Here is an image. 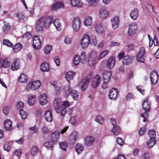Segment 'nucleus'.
<instances>
[{
  "label": "nucleus",
  "mask_w": 159,
  "mask_h": 159,
  "mask_svg": "<svg viewBox=\"0 0 159 159\" xmlns=\"http://www.w3.org/2000/svg\"><path fill=\"white\" fill-rule=\"evenodd\" d=\"M54 109L56 112L57 113H61V115L63 116L66 111V107H63L61 109L62 106V102L60 99L56 98L54 102Z\"/></svg>",
  "instance_id": "nucleus-1"
},
{
  "label": "nucleus",
  "mask_w": 159,
  "mask_h": 159,
  "mask_svg": "<svg viewBox=\"0 0 159 159\" xmlns=\"http://www.w3.org/2000/svg\"><path fill=\"white\" fill-rule=\"evenodd\" d=\"M68 128L69 127L68 126H66L65 128L63 129L60 132L58 130H56L52 132L51 137V140L54 142H57L59 138L60 134L65 133Z\"/></svg>",
  "instance_id": "nucleus-2"
},
{
  "label": "nucleus",
  "mask_w": 159,
  "mask_h": 159,
  "mask_svg": "<svg viewBox=\"0 0 159 159\" xmlns=\"http://www.w3.org/2000/svg\"><path fill=\"white\" fill-rule=\"evenodd\" d=\"M65 91L66 93L70 94L75 100L78 99V92L75 90H71L69 85H66L65 87Z\"/></svg>",
  "instance_id": "nucleus-3"
},
{
  "label": "nucleus",
  "mask_w": 159,
  "mask_h": 159,
  "mask_svg": "<svg viewBox=\"0 0 159 159\" xmlns=\"http://www.w3.org/2000/svg\"><path fill=\"white\" fill-rule=\"evenodd\" d=\"M145 53V49L144 47H141L137 55V59L138 61L143 63L144 59L143 58V56Z\"/></svg>",
  "instance_id": "nucleus-4"
},
{
  "label": "nucleus",
  "mask_w": 159,
  "mask_h": 159,
  "mask_svg": "<svg viewBox=\"0 0 159 159\" xmlns=\"http://www.w3.org/2000/svg\"><path fill=\"white\" fill-rule=\"evenodd\" d=\"M80 44L83 48H86L89 43V38L88 35L85 34L80 40Z\"/></svg>",
  "instance_id": "nucleus-5"
},
{
  "label": "nucleus",
  "mask_w": 159,
  "mask_h": 159,
  "mask_svg": "<svg viewBox=\"0 0 159 159\" xmlns=\"http://www.w3.org/2000/svg\"><path fill=\"white\" fill-rule=\"evenodd\" d=\"M33 46L35 49H39L40 48L41 41L38 36H35L33 39Z\"/></svg>",
  "instance_id": "nucleus-6"
},
{
  "label": "nucleus",
  "mask_w": 159,
  "mask_h": 159,
  "mask_svg": "<svg viewBox=\"0 0 159 159\" xmlns=\"http://www.w3.org/2000/svg\"><path fill=\"white\" fill-rule=\"evenodd\" d=\"M150 77L151 83L153 85L157 84L158 79V75L156 70L152 72L150 74Z\"/></svg>",
  "instance_id": "nucleus-7"
},
{
  "label": "nucleus",
  "mask_w": 159,
  "mask_h": 159,
  "mask_svg": "<svg viewBox=\"0 0 159 159\" xmlns=\"http://www.w3.org/2000/svg\"><path fill=\"white\" fill-rule=\"evenodd\" d=\"M101 81L100 76L98 75H96L93 78L92 82L91 85L93 88H96L100 84Z\"/></svg>",
  "instance_id": "nucleus-8"
},
{
  "label": "nucleus",
  "mask_w": 159,
  "mask_h": 159,
  "mask_svg": "<svg viewBox=\"0 0 159 159\" xmlns=\"http://www.w3.org/2000/svg\"><path fill=\"white\" fill-rule=\"evenodd\" d=\"M81 22L79 18L76 17L74 18L72 23V27L75 31H78L80 28Z\"/></svg>",
  "instance_id": "nucleus-9"
},
{
  "label": "nucleus",
  "mask_w": 159,
  "mask_h": 159,
  "mask_svg": "<svg viewBox=\"0 0 159 159\" xmlns=\"http://www.w3.org/2000/svg\"><path fill=\"white\" fill-rule=\"evenodd\" d=\"M137 29V27L136 24L134 23L131 24L129 26L128 31V35L130 37L133 36L135 34Z\"/></svg>",
  "instance_id": "nucleus-10"
},
{
  "label": "nucleus",
  "mask_w": 159,
  "mask_h": 159,
  "mask_svg": "<svg viewBox=\"0 0 159 159\" xmlns=\"http://www.w3.org/2000/svg\"><path fill=\"white\" fill-rule=\"evenodd\" d=\"M90 78L86 77L82 80L80 83V89L82 91L85 90L89 84Z\"/></svg>",
  "instance_id": "nucleus-11"
},
{
  "label": "nucleus",
  "mask_w": 159,
  "mask_h": 159,
  "mask_svg": "<svg viewBox=\"0 0 159 159\" xmlns=\"http://www.w3.org/2000/svg\"><path fill=\"white\" fill-rule=\"evenodd\" d=\"M118 94V92L117 89L112 88L110 90L109 93V98L111 100H115Z\"/></svg>",
  "instance_id": "nucleus-12"
},
{
  "label": "nucleus",
  "mask_w": 159,
  "mask_h": 159,
  "mask_svg": "<svg viewBox=\"0 0 159 159\" xmlns=\"http://www.w3.org/2000/svg\"><path fill=\"white\" fill-rule=\"evenodd\" d=\"M151 102L148 100V98L145 99L143 103L142 107L143 109L145 111H149L150 109Z\"/></svg>",
  "instance_id": "nucleus-13"
},
{
  "label": "nucleus",
  "mask_w": 159,
  "mask_h": 159,
  "mask_svg": "<svg viewBox=\"0 0 159 159\" xmlns=\"http://www.w3.org/2000/svg\"><path fill=\"white\" fill-rule=\"evenodd\" d=\"M47 98V96L45 93H44L40 95L39 97V101L41 105H44L48 103Z\"/></svg>",
  "instance_id": "nucleus-14"
},
{
  "label": "nucleus",
  "mask_w": 159,
  "mask_h": 159,
  "mask_svg": "<svg viewBox=\"0 0 159 159\" xmlns=\"http://www.w3.org/2000/svg\"><path fill=\"white\" fill-rule=\"evenodd\" d=\"M43 17L44 18V21H43V25L46 28H48L53 21V19L51 16H49L45 19L44 17Z\"/></svg>",
  "instance_id": "nucleus-15"
},
{
  "label": "nucleus",
  "mask_w": 159,
  "mask_h": 159,
  "mask_svg": "<svg viewBox=\"0 0 159 159\" xmlns=\"http://www.w3.org/2000/svg\"><path fill=\"white\" fill-rule=\"evenodd\" d=\"M115 61V58L113 56L111 57L108 60L107 63V67L109 69L113 68Z\"/></svg>",
  "instance_id": "nucleus-16"
},
{
  "label": "nucleus",
  "mask_w": 159,
  "mask_h": 159,
  "mask_svg": "<svg viewBox=\"0 0 159 159\" xmlns=\"http://www.w3.org/2000/svg\"><path fill=\"white\" fill-rule=\"evenodd\" d=\"M111 77V72L110 71H105L103 74V81L105 82H109Z\"/></svg>",
  "instance_id": "nucleus-17"
},
{
  "label": "nucleus",
  "mask_w": 159,
  "mask_h": 159,
  "mask_svg": "<svg viewBox=\"0 0 159 159\" xmlns=\"http://www.w3.org/2000/svg\"><path fill=\"white\" fill-rule=\"evenodd\" d=\"M20 66V61L18 59H15L14 61L12 63L11 65V69L14 71L18 69Z\"/></svg>",
  "instance_id": "nucleus-18"
},
{
  "label": "nucleus",
  "mask_w": 159,
  "mask_h": 159,
  "mask_svg": "<svg viewBox=\"0 0 159 159\" xmlns=\"http://www.w3.org/2000/svg\"><path fill=\"white\" fill-rule=\"evenodd\" d=\"M44 117L45 120L47 122H51L52 120V114L49 110H47L44 114Z\"/></svg>",
  "instance_id": "nucleus-19"
},
{
  "label": "nucleus",
  "mask_w": 159,
  "mask_h": 159,
  "mask_svg": "<svg viewBox=\"0 0 159 159\" xmlns=\"http://www.w3.org/2000/svg\"><path fill=\"white\" fill-rule=\"evenodd\" d=\"M99 16L101 18L103 19L107 17L109 15L108 12L106 9H101L99 12Z\"/></svg>",
  "instance_id": "nucleus-20"
},
{
  "label": "nucleus",
  "mask_w": 159,
  "mask_h": 159,
  "mask_svg": "<svg viewBox=\"0 0 159 159\" xmlns=\"http://www.w3.org/2000/svg\"><path fill=\"white\" fill-rule=\"evenodd\" d=\"M95 31L99 34L103 33L104 32V28L100 24H97L95 26Z\"/></svg>",
  "instance_id": "nucleus-21"
},
{
  "label": "nucleus",
  "mask_w": 159,
  "mask_h": 159,
  "mask_svg": "<svg viewBox=\"0 0 159 159\" xmlns=\"http://www.w3.org/2000/svg\"><path fill=\"white\" fill-rule=\"evenodd\" d=\"M70 4L72 7H81L83 3L79 0H70Z\"/></svg>",
  "instance_id": "nucleus-22"
},
{
  "label": "nucleus",
  "mask_w": 159,
  "mask_h": 159,
  "mask_svg": "<svg viewBox=\"0 0 159 159\" xmlns=\"http://www.w3.org/2000/svg\"><path fill=\"white\" fill-rule=\"evenodd\" d=\"M111 25L113 28L114 29H116L118 26L119 19L117 17H115L111 20Z\"/></svg>",
  "instance_id": "nucleus-23"
},
{
  "label": "nucleus",
  "mask_w": 159,
  "mask_h": 159,
  "mask_svg": "<svg viewBox=\"0 0 159 159\" xmlns=\"http://www.w3.org/2000/svg\"><path fill=\"white\" fill-rule=\"evenodd\" d=\"M43 17H41L38 20L36 27L37 30L38 31H40L42 30L43 26H44L43 25Z\"/></svg>",
  "instance_id": "nucleus-24"
},
{
  "label": "nucleus",
  "mask_w": 159,
  "mask_h": 159,
  "mask_svg": "<svg viewBox=\"0 0 159 159\" xmlns=\"http://www.w3.org/2000/svg\"><path fill=\"white\" fill-rule=\"evenodd\" d=\"M132 59L133 57L131 56L126 55L123 60L122 63L124 64L127 65L131 62Z\"/></svg>",
  "instance_id": "nucleus-25"
},
{
  "label": "nucleus",
  "mask_w": 159,
  "mask_h": 159,
  "mask_svg": "<svg viewBox=\"0 0 159 159\" xmlns=\"http://www.w3.org/2000/svg\"><path fill=\"white\" fill-rule=\"evenodd\" d=\"M130 17L132 19L135 20L137 19L138 16V9H135L131 11L130 14Z\"/></svg>",
  "instance_id": "nucleus-26"
},
{
  "label": "nucleus",
  "mask_w": 159,
  "mask_h": 159,
  "mask_svg": "<svg viewBox=\"0 0 159 159\" xmlns=\"http://www.w3.org/2000/svg\"><path fill=\"white\" fill-rule=\"evenodd\" d=\"M40 68L41 70L43 72L48 71L49 69L48 64L46 62H44L41 64Z\"/></svg>",
  "instance_id": "nucleus-27"
},
{
  "label": "nucleus",
  "mask_w": 159,
  "mask_h": 159,
  "mask_svg": "<svg viewBox=\"0 0 159 159\" xmlns=\"http://www.w3.org/2000/svg\"><path fill=\"white\" fill-rule=\"evenodd\" d=\"M94 141V139L91 136H88L85 139V144L88 146L92 145Z\"/></svg>",
  "instance_id": "nucleus-28"
},
{
  "label": "nucleus",
  "mask_w": 159,
  "mask_h": 159,
  "mask_svg": "<svg viewBox=\"0 0 159 159\" xmlns=\"http://www.w3.org/2000/svg\"><path fill=\"white\" fill-rule=\"evenodd\" d=\"M63 3L61 2H58L54 4L52 7V9L54 10L62 8L64 7Z\"/></svg>",
  "instance_id": "nucleus-29"
},
{
  "label": "nucleus",
  "mask_w": 159,
  "mask_h": 159,
  "mask_svg": "<svg viewBox=\"0 0 159 159\" xmlns=\"http://www.w3.org/2000/svg\"><path fill=\"white\" fill-rule=\"evenodd\" d=\"M4 125L5 129L6 130H8L11 129L12 127L11 121L9 120H7L5 121Z\"/></svg>",
  "instance_id": "nucleus-30"
},
{
  "label": "nucleus",
  "mask_w": 159,
  "mask_h": 159,
  "mask_svg": "<svg viewBox=\"0 0 159 159\" xmlns=\"http://www.w3.org/2000/svg\"><path fill=\"white\" fill-rule=\"evenodd\" d=\"M75 73L71 71H69L66 73L65 75V78L69 83H70V80L73 79V75Z\"/></svg>",
  "instance_id": "nucleus-31"
},
{
  "label": "nucleus",
  "mask_w": 159,
  "mask_h": 159,
  "mask_svg": "<svg viewBox=\"0 0 159 159\" xmlns=\"http://www.w3.org/2000/svg\"><path fill=\"white\" fill-rule=\"evenodd\" d=\"M33 84V90H36L38 89L41 85L40 81L39 80H36L35 81L32 82Z\"/></svg>",
  "instance_id": "nucleus-32"
},
{
  "label": "nucleus",
  "mask_w": 159,
  "mask_h": 159,
  "mask_svg": "<svg viewBox=\"0 0 159 159\" xmlns=\"http://www.w3.org/2000/svg\"><path fill=\"white\" fill-rule=\"evenodd\" d=\"M84 24L87 26L91 25L92 23V18L90 16H87L84 19Z\"/></svg>",
  "instance_id": "nucleus-33"
},
{
  "label": "nucleus",
  "mask_w": 159,
  "mask_h": 159,
  "mask_svg": "<svg viewBox=\"0 0 159 159\" xmlns=\"http://www.w3.org/2000/svg\"><path fill=\"white\" fill-rule=\"evenodd\" d=\"M157 140L153 138L150 139L147 143V145L149 148H151L153 147L156 143Z\"/></svg>",
  "instance_id": "nucleus-34"
},
{
  "label": "nucleus",
  "mask_w": 159,
  "mask_h": 159,
  "mask_svg": "<svg viewBox=\"0 0 159 159\" xmlns=\"http://www.w3.org/2000/svg\"><path fill=\"white\" fill-rule=\"evenodd\" d=\"M84 149V147L81 144H78L75 147V150L78 154H79L82 152Z\"/></svg>",
  "instance_id": "nucleus-35"
},
{
  "label": "nucleus",
  "mask_w": 159,
  "mask_h": 159,
  "mask_svg": "<svg viewBox=\"0 0 159 159\" xmlns=\"http://www.w3.org/2000/svg\"><path fill=\"white\" fill-rule=\"evenodd\" d=\"M22 45L20 43H17L16 44L13 49V52L14 53H17L20 51L21 49Z\"/></svg>",
  "instance_id": "nucleus-36"
},
{
  "label": "nucleus",
  "mask_w": 159,
  "mask_h": 159,
  "mask_svg": "<svg viewBox=\"0 0 159 159\" xmlns=\"http://www.w3.org/2000/svg\"><path fill=\"white\" fill-rule=\"evenodd\" d=\"M35 96L30 95L29 97L28 100V103L30 105H32L34 103L35 100Z\"/></svg>",
  "instance_id": "nucleus-37"
},
{
  "label": "nucleus",
  "mask_w": 159,
  "mask_h": 159,
  "mask_svg": "<svg viewBox=\"0 0 159 159\" xmlns=\"http://www.w3.org/2000/svg\"><path fill=\"white\" fill-rule=\"evenodd\" d=\"M16 17L17 20L18 22L23 20L25 17L24 15L21 12L17 13L16 14Z\"/></svg>",
  "instance_id": "nucleus-38"
},
{
  "label": "nucleus",
  "mask_w": 159,
  "mask_h": 159,
  "mask_svg": "<svg viewBox=\"0 0 159 159\" xmlns=\"http://www.w3.org/2000/svg\"><path fill=\"white\" fill-rule=\"evenodd\" d=\"M120 128L118 126L113 127L111 129V132L115 135H117L121 132Z\"/></svg>",
  "instance_id": "nucleus-39"
},
{
  "label": "nucleus",
  "mask_w": 159,
  "mask_h": 159,
  "mask_svg": "<svg viewBox=\"0 0 159 159\" xmlns=\"http://www.w3.org/2000/svg\"><path fill=\"white\" fill-rule=\"evenodd\" d=\"M54 143L51 140V141H48L44 143V145L49 149L52 150L53 148Z\"/></svg>",
  "instance_id": "nucleus-40"
},
{
  "label": "nucleus",
  "mask_w": 159,
  "mask_h": 159,
  "mask_svg": "<svg viewBox=\"0 0 159 159\" xmlns=\"http://www.w3.org/2000/svg\"><path fill=\"white\" fill-rule=\"evenodd\" d=\"M38 151V148L36 146L32 147L30 150V153L31 155L34 156L37 153Z\"/></svg>",
  "instance_id": "nucleus-41"
},
{
  "label": "nucleus",
  "mask_w": 159,
  "mask_h": 159,
  "mask_svg": "<svg viewBox=\"0 0 159 159\" xmlns=\"http://www.w3.org/2000/svg\"><path fill=\"white\" fill-rule=\"evenodd\" d=\"M28 79L27 77L25 74L22 73L19 78V80L20 82L24 83Z\"/></svg>",
  "instance_id": "nucleus-42"
},
{
  "label": "nucleus",
  "mask_w": 159,
  "mask_h": 159,
  "mask_svg": "<svg viewBox=\"0 0 159 159\" xmlns=\"http://www.w3.org/2000/svg\"><path fill=\"white\" fill-rule=\"evenodd\" d=\"M86 56L87 55L85 52H83L81 53L80 58L82 63H83L85 62L87 58Z\"/></svg>",
  "instance_id": "nucleus-43"
},
{
  "label": "nucleus",
  "mask_w": 159,
  "mask_h": 159,
  "mask_svg": "<svg viewBox=\"0 0 159 159\" xmlns=\"http://www.w3.org/2000/svg\"><path fill=\"white\" fill-rule=\"evenodd\" d=\"M52 49V46L50 45H46L44 48V51L45 54H48L50 53Z\"/></svg>",
  "instance_id": "nucleus-44"
},
{
  "label": "nucleus",
  "mask_w": 159,
  "mask_h": 159,
  "mask_svg": "<svg viewBox=\"0 0 159 159\" xmlns=\"http://www.w3.org/2000/svg\"><path fill=\"white\" fill-rule=\"evenodd\" d=\"M91 44L94 45H96L97 43V41L96 39V37L95 36L93 35L91 36L89 38V43Z\"/></svg>",
  "instance_id": "nucleus-45"
},
{
  "label": "nucleus",
  "mask_w": 159,
  "mask_h": 159,
  "mask_svg": "<svg viewBox=\"0 0 159 159\" xmlns=\"http://www.w3.org/2000/svg\"><path fill=\"white\" fill-rule=\"evenodd\" d=\"M148 134L150 139L153 138V139H155L156 133L154 130H149L148 132Z\"/></svg>",
  "instance_id": "nucleus-46"
},
{
  "label": "nucleus",
  "mask_w": 159,
  "mask_h": 159,
  "mask_svg": "<svg viewBox=\"0 0 159 159\" xmlns=\"http://www.w3.org/2000/svg\"><path fill=\"white\" fill-rule=\"evenodd\" d=\"M95 120L100 124H102L104 122V118L102 116L98 115L95 118Z\"/></svg>",
  "instance_id": "nucleus-47"
},
{
  "label": "nucleus",
  "mask_w": 159,
  "mask_h": 159,
  "mask_svg": "<svg viewBox=\"0 0 159 159\" xmlns=\"http://www.w3.org/2000/svg\"><path fill=\"white\" fill-rule=\"evenodd\" d=\"M88 4L90 6H95L96 5L99 1V0H87Z\"/></svg>",
  "instance_id": "nucleus-48"
},
{
  "label": "nucleus",
  "mask_w": 159,
  "mask_h": 159,
  "mask_svg": "<svg viewBox=\"0 0 159 159\" xmlns=\"http://www.w3.org/2000/svg\"><path fill=\"white\" fill-rule=\"evenodd\" d=\"M80 62H81V61L80 59L79 56L78 55L75 56L73 59V62L74 64L75 65H77L79 64Z\"/></svg>",
  "instance_id": "nucleus-49"
},
{
  "label": "nucleus",
  "mask_w": 159,
  "mask_h": 159,
  "mask_svg": "<svg viewBox=\"0 0 159 159\" xmlns=\"http://www.w3.org/2000/svg\"><path fill=\"white\" fill-rule=\"evenodd\" d=\"M19 114L21 116L22 119H25L27 116V114L25 111L23 110H19Z\"/></svg>",
  "instance_id": "nucleus-50"
},
{
  "label": "nucleus",
  "mask_w": 159,
  "mask_h": 159,
  "mask_svg": "<svg viewBox=\"0 0 159 159\" xmlns=\"http://www.w3.org/2000/svg\"><path fill=\"white\" fill-rule=\"evenodd\" d=\"M3 44L10 47H12L13 46V44L8 39H4L3 42Z\"/></svg>",
  "instance_id": "nucleus-51"
},
{
  "label": "nucleus",
  "mask_w": 159,
  "mask_h": 159,
  "mask_svg": "<svg viewBox=\"0 0 159 159\" xmlns=\"http://www.w3.org/2000/svg\"><path fill=\"white\" fill-rule=\"evenodd\" d=\"M97 57V53L94 51H92L90 54L89 58L96 60Z\"/></svg>",
  "instance_id": "nucleus-52"
},
{
  "label": "nucleus",
  "mask_w": 159,
  "mask_h": 159,
  "mask_svg": "<svg viewBox=\"0 0 159 159\" xmlns=\"http://www.w3.org/2000/svg\"><path fill=\"white\" fill-rule=\"evenodd\" d=\"M108 53V51L107 50H105L100 53L99 57L98 59H101L105 57Z\"/></svg>",
  "instance_id": "nucleus-53"
},
{
  "label": "nucleus",
  "mask_w": 159,
  "mask_h": 159,
  "mask_svg": "<svg viewBox=\"0 0 159 159\" xmlns=\"http://www.w3.org/2000/svg\"><path fill=\"white\" fill-rule=\"evenodd\" d=\"M24 107V103L22 101H19L17 103V108L19 110H22V109H23Z\"/></svg>",
  "instance_id": "nucleus-54"
},
{
  "label": "nucleus",
  "mask_w": 159,
  "mask_h": 159,
  "mask_svg": "<svg viewBox=\"0 0 159 159\" xmlns=\"http://www.w3.org/2000/svg\"><path fill=\"white\" fill-rule=\"evenodd\" d=\"M42 133L44 134H48L49 133V129L46 126H43L41 129Z\"/></svg>",
  "instance_id": "nucleus-55"
},
{
  "label": "nucleus",
  "mask_w": 159,
  "mask_h": 159,
  "mask_svg": "<svg viewBox=\"0 0 159 159\" xmlns=\"http://www.w3.org/2000/svg\"><path fill=\"white\" fill-rule=\"evenodd\" d=\"M53 24L55 26L56 28L58 30L60 29V28L61 26L58 20L56 19L53 22Z\"/></svg>",
  "instance_id": "nucleus-56"
},
{
  "label": "nucleus",
  "mask_w": 159,
  "mask_h": 159,
  "mask_svg": "<svg viewBox=\"0 0 159 159\" xmlns=\"http://www.w3.org/2000/svg\"><path fill=\"white\" fill-rule=\"evenodd\" d=\"M59 146L60 148L62 150L65 151L66 150V148L67 147L66 143L65 142H61V143H59Z\"/></svg>",
  "instance_id": "nucleus-57"
},
{
  "label": "nucleus",
  "mask_w": 159,
  "mask_h": 159,
  "mask_svg": "<svg viewBox=\"0 0 159 159\" xmlns=\"http://www.w3.org/2000/svg\"><path fill=\"white\" fill-rule=\"evenodd\" d=\"M3 148L4 150L7 152H9L11 150V147L10 144L8 143H6L3 146Z\"/></svg>",
  "instance_id": "nucleus-58"
},
{
  "label": "nucleus",
  "mask_w": 159,
  "mask_h": 159,
  "mask_svg": "<svg viewBox=\"0 0 159 159\" xmlns=\"http://www.w3.org/2000/svg\"><path fill=\"white\" fill-rule=\"evenodd\" d=\"M95 60L89 58L88 62L90 66H94L96 64Z\"/></svg>",
  "instance_id": "nucleus-59"
},
{
  "label": "nucleus",
  "mask_w": 159,
  "mask_h": 159,
  "mask_svg": "<svg viewBox=\"0 0 159 159\" xmlns=\"http://www.w3.org/2000/svg\"><path fill=\"white\" fill-rule=\"evenodd\" d=\"M78 135L79 134L77 132L74 131L72 133L71 135L72 139L74 140V141H76L77 139Z\"/></svg>",
  "instance_id": "nucleus-60"
},
{
  "label": "nucleus",
  "mask_w": 159,
  "mask_h": 159,
  "mask_svg": "<svg viewBox=\"0 0 159 159\" xmlns=\"http://www.w3.org/2000/svg\"><path fill=\"white\" fill-rule=\"evenodd\" d=\"M4 22V25L2 28V30L3 31H6L10 28V26L9 23L6 24L5 22Z\"/></svg>",
  "instance_id": "nucleus-61"
},
{
  "label": "nucleus",
  "mask_w": 159,
  "mask_h": 159,
  "mask_svg": "<svg viewBox=\"0 0 159 159\" xmlns=\"http://www.w3.org/2000/svg\"><path fill=\"white\" fill-rule=\"evenodd\" d=\"M33 84L32 83V81L30 82L27 84V86L25 88V89L27 91H29L31 89H33V86L32 85Z\"/></svg>",
  "instance_id": "nucleus-62"
},
{
  "label": "nucleus",
  "mask_w": 159,
  "mask_h": 159,
  "mask_svg": "<svg viewBox=\"0 0 159 159\" xmlns=\"http://www.w3.org/2000/svg\"><path fill=\"white\" fill-rule=\"evenodd\" d=\"M53 59L57 66H59L60 65V59L58 56H56L53 57Z\"/></svg>",
  "instance_id": "nucleus-63"
},
{
  "label": "nucleus",
  "mask_w": 159,
  "mask_h": 159,
  "mask_svg": "<svg viewBox=\"0 0 159 159\" xmlns=\"http://www.w3.org/2000/svg\"><path fill=\"white\" fill-rule=\"evenodd\" d=\"M125 57V52H122L118 54L117 56V58H118L119 60H120L123 58H124Z\"/></svg>",
  "instance_id": "nucleus-64"
}]
</instances>
